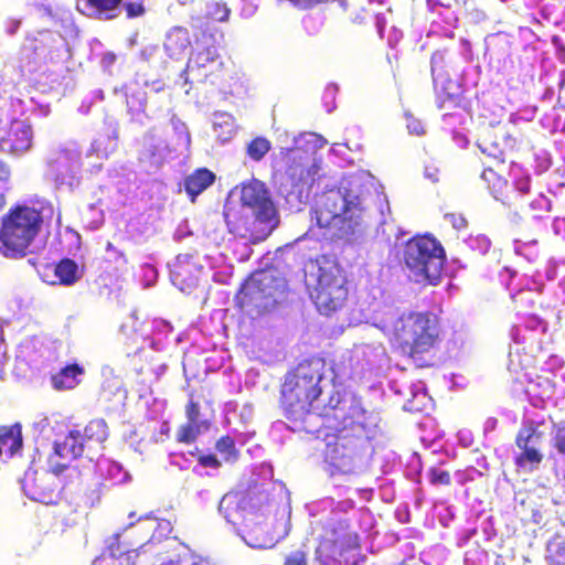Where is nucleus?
Wrapping results in <instances>:
<instances>
[{"label": "nucleus", "mask_w": 565, "mask_h": 565, "mask_svg": "<svg viewBox=\"0 0 565 565\" xmlns=\"http://www.w3.org/2000/svg\"><path fill=\"white\" fill-rule=\"evenodd\" d=\"M52 22L51 29L28 32L17 55V68L22 79L41 93L57 89L71 57L67 39L77 35L71 13H44Z\"/></svg>", "instance_id": "f257e3e1"}, {"label": "nucleus", "mask_w": 565, "mask_h": 565, "mask_svg": "<svg viewBox=\"0 0 565 565\" xmlns=\"http://www.w3.org/2000/svg\"><path fill=\"white\" fill-rule=\"evenodd\" d=\"M371 195L361 175L344 178L338 188L316 196L312 209L316 225L324 239H351L371 218Z\"/></svg>", "instance_id": "f03ea898"}, {"label": "nucleus", "mask_w": 565, "mask_h": 565, "mask_svg": "<svg viewBox=\"0 0 565 565\" xmlns=\"http://www.w3.org/2000/svg\"><path fill=\"white\" fill-rule=\"evenodd\" d=\"M324 367L322 359L312 358L299 363L285 377L281 398L295 431L320 434L322 418L319 412L324 404L323 392L330 386Z\"/></svg>", "instance_id": "7ed1b4c3"}, {"label": "nucleus", "mask_w": 565, "mask_h": 565, "mask_svg": "<svg viewBox=\"0 0 565 565\" xmlns=\"http://www.w3.org/2000/svg\"><path fill=\"white\" fill-rule=\"evenodd\" d=\"M306 509L311 518V533L317 542L316 559L321 565H348L347 553L358 544V536L350 529L354 501H335L327 497L308 503Z\"/></svg>", "instance_id": "20e7f679"}, {"label": "nucleus", "mask_w": 565, "mask_h": 565, "mask_svg": "<svg viewBox=\"0 0 565 565\" xmlns=\"http://www.w3.org/2000/svg\"><path fill=\"white\" fill-rule=\"evenodd\" d=\"M238 193L239 205L227 202L224 217L231 233L253 243L266 239L278 226L279 215L267 185L252 179L235 188L231 195Z\"/></svg>", "instance_id": "39448f33"}, {"label": "nucleus", "mask_w": 565, "mask_h": 565, "mask_svg": "<svg viewBox=\"0 0 565 565\" xmlns=\"http://www.w3.org/2000/svg\"><path fill=\"white\" fill-rule=\"evenodd\" d=\"M371 319L374 327L409 356L428 352L439 333L437 317L429 312L399 315L393 306L385 305L374 309Z\"/></svg>", "instance_id": "423d86ee"}, {"label": "nucleus", "mask_w": 565, "mask_h": 565, "mask_svg": "<svg viewBox=\"0 0 565 565\" xmlns=\"http://www.w3.org/2000/svg\"><path fill=\"white\" fill-rule=\"evenodd\" d=\"M327 140L316 132H301L292 138V146L280 150L284 171L280 174V192L287 200L301 198L305 188H310L320 178L321 159L317 158L319 149Z\"/></svg>", "instance_id": "0eeeda50"}, {"label": "nucleus", "mask_w": 565, "mask_h": 565, "mask_svg": "<svg viewBox=\"0 0 565 565\" xmlns=\"http://www.w3.org/2000/svg\"><path fill=\"white\" fill-rule=\"evenodd\" d=\"M54 215L52 203L38 199L31 204L11 209L0 220V253L7 258H22L41 232L44 222Z\"/></svg>", "instance_id": "6e6552de"}, {"label": "nucleus", "mask_w": 565, "mask_h": 565, "mask_svg": "<svg viewBox=\"0 0 565 565\" xmlns=\"http://www.w3.org/2000/svg\"><path fill=\"white\" fill-rule=\"evenodd\" d=\"M248 515L235 531L252 548H271L289 534L291 508L282 497L279 500L274 497L271 508L264 503L260 509L249 511Z\"/></svg>", "instance_id": "1a4fd4ad"}, {"label": "nucleus", "mask_w": 565, "mask_h": 565, "mask_svg": "<svg viewBox=\"0 0 565 565\" xmlns=\"http://www.w3.org/2000/svg\"><path fill=\"white\" fill-rule=\"evenodd\" d=\"M305 284L321 315L340 309L348 297L345 277L334 258L321 255L305 265Z\"/></svg>", "instance_id": "9d476101"}, {"label": "nucleus", "mask_w": 565, "mask_h": 565, "mask_svg": "<svg viewBox=\"0 0 565 565\" xmlns=\"http://www.w3.org/2000/svg\"><path fill=\"white\" fill-rule=\"evenodd\" d=\"M319 414L322 418L321 428L326 427L337 434L373 437L379 423L377 415L366 411L361 398L348 391L332 393Z\"/></svg>", "instance_id": "9b49d317"}, {"label": "nucleus", "mask_w": 565, "mask_h": 565, "mask_svg": "<svg viewBox=\"0 0 565 565\" xmlns=\"http://www.w3.org/2000/svg\"><path fill=\"white\" fill-rule=\"evenodd\" d=\"M81 479V472L76 467L64 462H54L50 459V469L41 472L29 468L21 481L24 494L36 502L55 504Z\"/></svg>", "instance_id": "f8f14e48"}, {"label": "nucleus", "mask_w": 565, "mask_h": 565, "mask_svg": "<svg viewBox=\"0 0 565 565\" xmlns=\"http://www.w3.org/2000/svg\"><path fill=\"white\" fill-rule=\"evenodd\" d=\"M403 257L413 281L431 286L440 282L446 254L436 238L430 235L413 237L406 243Z\"/></svg>", "instance_id": "ddd939ff"}, {"label": "nucleus", "mask_w": 565, "mask_h": 565, "mask_svg": "<svg viewBox=\"0 0 565 565\" xmlns=\"http://www.w3.org/2000/svg\"><path fill=\"white\" fill-rule=\"evenodd\" d=\"M371 439L364 435L335 434L333 440L326 446V471L334 476L355 475L365 470L372 455Z\"/></svg>", "instance_id": "4468645a"}, {"label": "nucleus", "mask_w": 565, "mask_h": 565, "mask_svg": "<svg viewBox=\"0 0 565 565\" xmlns=\"http://www.w3.org/2000/svg\"><path fill=\"white\" fill-rule=\"evenodd\" d=\"M287 281L275 270L254 273L236 296L239 307L248 316L270 310L285 299Z\"/></svg>", "instance_id": "2eb2a0df"}, {"label": "nucleus", "mask_w": 565, "mask_h": 565, "mask_svg": "<svg viewBox=\"0 0 565 565\" xmlns=\"http://www.w3.org/2000/svg\"><path fill=\"white\" fill-rule=\"evenodd\" d=\"M388 367L390 358L385 347L382 343H367L354 345L344 353L332 371L339 381H362L382 376Z\"/></svg>", "instance_id": "dca6fc26"}, {"label": "nucleus", "mask_w": 565, "mask_h": 565, "mask_svg": "<svg viewBox=\"0 0 565 565\" xmlns=\"http://www.w3.org/2000/svg\"><path fill=\"white\" fill-rule=\"evenodd\" d=\"M29 111L25 99L11 96L10 107L0 118V150L13 156H22L33 145V130L20 117Z\"/></svg>", "instance_id": "f3484780"}, {"label": "nucleus", "mask_w": 565, "mask_h": 565, "mask_svg": "<svg viewBox=\"0 0 565 565\" xmlns=\"http://www.w3.org/2000/svg\"><path fill=\"white\" fill-rule=\"evenodd\" d=\"M46 175L56 188L74 190L82 179V152L77 143L66 142L52 150L46 159Z\"/></svg>", "instance_id": "a211bd4d"}, {"label": "nucleus", "mask_w": 565, "mask_h": 565, "mask_svg": "<svg viewBox=\"0 0 565 565\" xmlns=\"http://www.w3.org/2000/svg\"><path fill=\"white\" fill-rule=\"evenodd\" d=\"M543 422L524 418L515 438L514 465L521 473L530 475L539 470L544 459L542 445L544 431L540 429Z\"/></svg>", "instance_id": "6ab92c4d"}, {"label": "nucleus", "mask_w": 565, "mask_h": 565, "mask_svg": "<svg viewBox=\"0 0 565 565\" xmlns=\"http://www.w3.org/2000/svg\"><path fill=\"white\" fill-rule=\"evenodd\" d=\"M266 503L268 508L274 505V497L266 489H250L247 492H228L218 503V513L234 529L239 526L248 512L260 509Z\"/></svg>", "instance_id": "aec40b11"}, {"label": "nucleus", "mask_w": 565, "mask_h": 565, "mask_svg": "<svg viewBox=\"0 0 565 565\" xmlns=\"http://www.w3.org/2000/svg\"><path fill=\"white\" fill-rule=\"evenodd\" d=\"M472 51L468 41L461 40L458 51L438 50L430 57V73L435 87L441 86L447 90L446 84L456 79L461 66L468 64L471 60Z\"/></svg>", "instance_id": "412c9836"}, {"label": "nucleus", "mask_w": 565, "mask_h": 565, "mask_svg": "<svg viewBox=\"0 0 565 565\" xmlns=\"http://www.w3.org/2000/svg\"><path fill=\"white\" fill-rule=\"evenodd\" d=\"M249 438V433H242L233 429L230 434L220 437L216 440V455L210 454L201 456L199 461L203 467L216 469L221 466L218 457L226 463H234L239 457V450L236 445H245Z\"/></svg>", "instance_id": "4be33fe9"}, {"label": "nucleus", "mask_w": 565, "mask_h": 565, "mask_svg": "<svg viewBox=\"0 0 565 565\" xmlns=\"http://www.w3.org/2000/svg\"><path fill=\"white\" fill-rule=\"evenodd\" d=\"M169 266L171 282L182 292H192L199 284L203 266L189 254L178 255Z\"/></svg>", "instance_id": "5701e85b"}, {"label": "nucleus", "mask_w": 565, "mask_h": 565, "mask_svg": "<svg viewBox=\"0 0 565 565\" xmlns=\"http://www.w3.org/2000/svg\"><path fill=\"white\" fill-rule=\"evenodd\" d=\"M222 65L217 49L207 46L190 57L185 73L191 76L192 82H204L217 72Z\"/></svg>", "instance_id": "b1692460"}, {"label": "nucleus", "mask_w": 565, "mask_h": 565, "mask_svg": "<svg viewBox=\"0 0 565 565\" xmlns=\"http://www.w3.org/2000/svg\"><path fill=\"white\" fill-rule=\"evenodd\" d=\"M170 148L167 141L158 136L154 130H149L142 138L139 160L149 168L158 169L169 158Z\"/></svg>", "instance_id": "393cba45"}, {"label": "nucleus", "mask_w": 565, "mask_h": 565, "mask_svg": "<svg viewBox=\"0 0 565 565\" xmlns=\"http://www.w3.org/2000/svg\"><path fill=\"white\" fill-rule=\"evenodd\" d=\"M41 279L50 285L58 284L73 286L82 277V271L77 263L71 258H63L56 265L45 266L43 271H39Z\"/></svg>", "instance_id": "a878e982"}, {"label": "nucleus", "mask_w": 565, "mask_h": 565, "mask_svg": "<svg viewBox=\"0 0 565 565\" xmlns=\"http://www.w3.org/2000/svg\"><path fill=\"white\" fill-rule=\"evenodd\" d=\"M388 386L396 395H406V392L411 395V398H407L403 406L407 412H425L431 404V398L427 395L422 382L402 385L397 381H391Z\"/></svg>", "instance_id": "bb28decb"}, {"label": "nucleus", "mask_w": 565, "mask_h": 565, "mask_svg": "<svg viewBox=\"0 0 565 565\" xmlns=\"http://www.w3.org/2000/svg\"><path fill=\"white\" fill-rule=\"evenodd\" d=\"M451 3L447 0H427V7L431 13L437 12V18L431 20L430 32L438 33L447 38H452V29L457 23V17L450 8Z\"/></svg>", "instance_id": "cd10ccee"}, {"label": "nucleus", "mask_w": 565, "mask_h": 565, "mask_svg": "<svg viewBox=\"0 0 565 565\" xmlns=\"http://www.w3.org/2000/svg\"><path fill=\"white\" fill-rule=\"evenodd\" d=\"M121 534L116 533L108 539L100 556L102 565H134L137 551L120 541Z\"/></svg>", "instance_id": "c85d7f7f"}, {"label": "nucleus", "mask_w": 565, "mask_h": 565, "mask_svg": "<svg viewBox=\"0 0 565 565\" xmlns=\"http://www.w3.org/2000/svg\"><path fill=\"white\" fill-rule=\"evenodd\" d=\"M108 437V427L104 419L90 420L81 431V439L86 444L87 458L93 461L103 449L102 445Z\"/></svg>", "instance_id": "c756f323"}, {"label": "nucleus", "mask_w": 565, "mask_h": 565, "mask_svg": "<svg viewBox=\"0 0 565 565\" xmlns=\"http://www.w3.org/2000/svg\"><path fill=\"white\" fill-rule=\"evenodd\" d=\"M86 444H83L81 439V430L71 429L62 438L54 441V456L67 462L81 457H87Z\"/></svg>", "instance_id": "7c9ffc66"}, {"label": "nucleus", "mask_w": 565, "mask_h": 565, "mask_svg": "<svg viewBox=\"0 0 565 565\" xmlns=\"http://www.w3.org/2000/svg\"><path fill=\"white\" fill-rule=\"evenodd\" d=\"M122 0H76L77 10L87 17L111 20L119 15Z\"/></svg>", "instance_id": "2f4dec72"}, {"label": "nucleus", "mask_w": 565, "mask_h": 565, "mask_svg": "<svg viewBox=\"0 0 565 565\" xmlns=\"http://www.w3.org/2000/svg\"><path fill=\"white\" fill-rule=\"evenodd\" d=\"M106 132L98 135L86 151V157L96 156L98 159H106L117 148L118 124L114 119L105 121Z\"/></svg>", "instance_id": "473e14b6"}, {"label": "nucleus", "mask_w": 565, "mask_h": 565, "mask_svg": "<svg viewBox=\"0 0 565 565\" xmlns=\"http://www.w3.org/2000/svg\"><path fill=\"white\" fill-rule=\"evenodd\" d=\"M514 146L515 140L510 136H507L505 132H502L500 136H491L489 134L488 136L482 137L478 142V147L483 153L500 163L505 161L507 153L512 150Z\"/></svg>", "instance_id": "72a5a7b5"}, {"label": "nucleus", "mask_w": 565, "mask_h": 565, "mask_svg": "<svg viewBox=\"0 0 565 565\" xmlns=\"http://www.w3.org/2000/svg\"><path fill=\"white\" fill-rule=\"evenodd\" d=\"M540 498L530 493H518L514 498V510L519 518L524 522L541 524L543 522V511Z\"/></svg>", "instance_id": "f704fd0d"}, {"label": "nucleus", "mask_w": 565, "mask_h": 565, "mask_svg": "<svg viewBox=\"0 0 565 565\" xmlns=\"http://www.w3.org/2000/svg\"><path fill=\"white\" fill-rule=\"evenodd\" d=\"M22 448V428L20 424L0 427V461L17 455Z\"/></svg>", "instance_id": "c9c22d12"}, {"label": "nucleus", "mask_w": 565, "mask_h": 565, "mask_svg": "<svg viewBox=\"0 0 565 565\" xmlns=\"http://www.w3.org/2000/svg\"><path fill=\"white\" fill-rule=\"evenodd\" d=\"M97 471L104 481L111 486L126 484L131 481L130 473L121 463L109 458H100L96 463Z\"/></svg>", "instance_id": "e433bc0d"}, {"label": "nucleus", "mask_w": 565, "mask_h": 565, "mask_svg": "<svg viewBox=\"0 0 565 565\" xmlns=\"http://www.w3.org/2000/svg\"><path fill=\"white\" fill-rule=\"evenodd\" d=\"M84 373V367L78 363L67 364L52 375L51 383L58 391L72 390L81 383Z\"/></svg>", "instance_id": "4c0bfd02"}, {"label": "nucleus", "mask_w": 565, "mask_h": 565, "mask_svg": "<svg viewBox=\"0 0 565 565\" xmlns=\"http://www.w3.org/2000/svg\"><path fill=\"white\" fill-rule=\"evenodd\" d=\"M124 90L126 96L127 111L130 115L131 120L137 121L139 124H143V118L147 117V93L137 89L131 85H125Z\"/></svg>", "instance_id": "58836bf2"}, {"label": "nucleus", "mask_w": 565, "mask_h": 565, "mask_svg": "<svg viewBox=\"0 0 565 565\" xmlns=\"http://www.w3.org/2000/svg\"><path fill=\"white\" fill-rule=\"evenodd\" d=\"M525 392L535 407H543L555 394V386L547 377L539 376L529 382Z\"/></svg>", "instance_id": "ea45409f"}, {"label": "nucleus", "mask_w": 565, "mask_h": 565, "mask_svg": "<svg viewBox=\"0 0 565 565\" xmlns=\"http://www.w3.org/2000/svg\"><path fill=\"white\" fill-rule=\"evenodd\" d=\"M539 295L532 289H520L516 292L511 291V298L515 305L518 315H529V321L532 329H536L543 324V322L535 316L530 315L527 311L532 309L536 302Z\"/></svg>", "instance_id": "a19ab883"}, {"label": "nucleus", "mask_w": 565, "mask_h": 565, "mask_svg": "<svg viewBox=\"0 0 565 565\" xmlns=\"http://www.w3.org/2000/svg\"><path fill=\"white\" fill-rule=\"evenodd\" d=\"M215 175L210 170L198 169L184 179V191L193 202L195 198L213 184Z\"/></svg>", "instance_id": "79ce46f5"}, {"label": "nucleus", "mask_w": 565, "mask_h": 565, "mask_svg": "<svg viewBox=\"0 0 565 565\" xmlns=\"http://www.w3.org/2000/svg\"><path fill=\"white\" fill-rule=\"evenodd\" d=\"M190 36L186 29L172 28L166 35L164 50L171 58H179L190 46Z\"/></svg>", "instance_id": "37998d69"}, {"label": "nucleus", "mask_w": 565, "mask_h": 565, "mask_svg": "<svg viewBox=\"0 0 565 565\" xmlns=\"http://www.w3.org/2000/svg\"><path fill=\"white\" fill-rule=\"evenodd\" d=\"M89 60L98 61L100 68L107 73L111 74V67L116 63L117 55L107 51L104 44L96 38L89 41Z\"/></svg>", "instance_id": "c03bdc74"}, {"label": "nucleus", "mask_w": 565, "mask_h": 565, "mask_svg": "<svg viewBox=\"0 0 565 565\" xmlns=\"http://www.w3.org/2000/svg\"><path fill=\"white\" fill-rule=\"evenodd\" d=\"M172 326L162 319L152 322V335L149 339V345L154 351H163L169 344V337L172 334Z\"/></svg>", "instance_id": "a18cd8bd"}, {"label": "nucleus", "mask_w": 565, "mask_h": 565, "mask_svg": "<svg viewBox=\"0 0 565 565\" xmlns=\"http://www.w3.org/2000/svg\"><path fill=\"white\" fill-rule=\"evenodd\" d=\"M213 129L222 142H226L235 135V122L231 114L216 111L213 114Z\"/></svg>", "instance_id": "49530a36"}, {"label": "nucleus", "mask_w": 565, "mask_h": 565, "mask_svg": "<svg viewBox=\"0 0 565 565\" xmlns=\"http://www.w3.org/2000/svg\"><path fill=\"white\" fill-rule=\"evenodd\" d=\"M545 558L550 565H565V535L555 534L547 542Z\"/></svg>", "instance_id": "de8ad7c7"}, {"label": "nucleus", "mask_w": 565, "mask_h": 565, "mask_svg": "<svg viewBox=\"0 0 565 565\" xmlns=\"http://www.w3.org/2000/svg\"><path fill=\"white\" fill-rule=\"evenodd\" d=\"M480 73V65L473 64L472 60L468 64H463L461 66V71L456 77V81L458 82V85L461 87L462 92H468L478 85Z\"/></svg>", "instance_id": "09e8293b"}, {"label": "nucleus", "mask_w": 565, "mask_h": 565, "mask_svg": "<svg viewBox=\"0 0 565 565\" xmlns=\"http://www.w3.org/2000/svg\"><path fill=\"white\" fill-rule=\"evenodd\" d=\"M138 522L140 525H142V527L153 531L151 540L154 537L156 533H158V537H161L171 531L170 522L166 520H158L157 518L152 516V513L147 514L146 516H140Z\"/></svg>", "instance_id": "8fccbe9b"}, {"label": "nucleus", "mask_w": 565, "mask_h": 565, "mask_svg": "<svg viewBox=\"0 0 565 565\" xmlns=\"http://www.w3.org/2000/svg\"><path fill=\"white\" fill-rule=\"evenodd\" d=\"M271 143L264 137L253 139L246 147L247 156L254 161H260L270 150Z\"/></svg>", "instance_id": "3c124183"}, {"label": "nucleus", "mask_w": 565, "mask_h": 565, "mask_svg": "<svg viewBox=\"0 0 565 565\" xmlns=\"http://www.w3.org/2000/svg\"><path fill=\"white\" fill-rule=\"evenodd\" d=\"M529 210L533 220L541 221L552 210V201L543 193H540L529 203Z\"/></svg>", "instance_id": "603ef678"}, {"label": "nucleus", "mask_w": 565, "mask_h": 565, "mask_svg": "<svg viewBox=\"0 0 565 565\" xmlns=\"http://www.w3.org/2000/svg\"><path fill=\"white\" fill-rule=\"evenodd\" d=\"M231 10L223 1H207L205 4V15L217 22H226Z\"/></svg>", "instance_id": "864d4df0"}, {"label": "nucleus", "mask_w": 565, "mask_h": 565, "mask_svg": "<svg viewBox=\"0 0 565 565\" xmlns=\"http://www.w3.org/2000/svg\"><path fill=\"white\" fill-rule=\"evenodd\" d=\"M171 125L177 138V147L181 150H188L191 143V136L186 125L177 116L171 117Z\"/></svg>", "instance_id": "5fc2aeb1"}, {"label": "nucleus", "mask_w": 565, "mask_h": 565, "mask_svg": "<svg viewBox=\"0 0 565 565\" xmlns=\"http://www.w3.org/2000/svg\"><path fill=\"white\" fill-rule=\"evenodd\" d=\"M82 217L83 222L92 231L99 228L104 223V212L95 203L87 205Z\"/></svg>", "instance_id": "6e6d98bb"}, {"label": "nucleus", "mask_w": 565, "mask_h": 565, "mask_svg": "<svg viewBox=\"0 0 565 565\" xmlns=\"http://www.w3.org/2000/svg\"><path fill=\"white\" fill-rule=\"evenodd\" d=\"M201 426L206 428L205 423L188 420L186 424L181 425L177 433V439L181 443H192L200 434Z\"/></svg>", "instance_id": "4d7b16f0"}, {"label": "nucleus", "mask_w": 565, "mask_h": 565, "mask_svg": "<svg viewBox=\"0 0 565 565\" xmlns=\"http://www.w3.org/2000/svg\"><path fill=\"white\" fill-rule=\"evenodd\" d=\"M513 250L516 255L524 257L527 262H533L537 256V242L531 239L523 242L515 239L513 242Z\"/></svg>", "instance_id": "13d9d810"}, {"label": "nucleus", "mask_w": 565, "mask_h": 565, "mask_svg": "<svg viewBox=\"0 0 565 565\" xmlns=\"http://www.w3.org/2000/svg\"><path fill=\"white\" fill-rule=\"evenodd\" d=\"M160 46L157 44H147L141 47L138 53V60L148 64H157L160 68L164 66V62L160 61Z\"/></svg>", "instance_id": "bf43d9fd"}, {"label": "nucleus", "mask_w": 565, "mask_h": 565, "mask_svg": "<svg viewBox=\"0 0 565 565\" xmlns=\"http://www.w3.org/2000/svg\"><path fill=\"white\" fill-rule=\"evenodd\" d=\"M463 243L469 249L481 255L487 254L491 247V241L483 234L470 235Z\"/></svg>", "instance_id": "052dcab7"}, {"label": "nucleus", "mask_w": 565, "mask_h": 565, "mask_svg": "<svg viewBox=\"0 0 565 565\" xmlns=\"http://www.w3.org/2000/svg\"><path fill=\"white\" fill-rule=\"evenodd\" d=\"M465 565H487L488 553L479 545H475L466 551L465 553Z\"/></svg>", "instance_id": "680f3d73"}, {"label": "nucleus", "mask_w": 565, "mask_h": 565, "mask_svg": "<svg viewBox=\"0 0 565 565\" xmlns=\"http://www.w3.org/2000/svg\"><path fill=\"white\" fill-rule=\"evenodd\" d=\"M135 83L137 86H143L153 93H161L166 87V84L161 78L149 79L145 74H141L140 72L136 74Z\"/></svg>", "instance_id": "e2e57ef3"}, {"label": "nucleus", "mask_w": 565, "mask_h": 565, "mask_svg": "<svg viewBox=\"0 0 565 565\" xmlns=\"http://www.w3.org/2000/svg\"><path fill=\"white\" fill-rule=\"evenodd\" d=\"M559 10H561L559 3H555V2H552V3L544 2L540 7V13H541L542 18L544 20H546L547 22H551L555 25L561 22L559 13H558Z\"/></svg>", "instance_id": "0e129e2a"}, {"label": "nucleus", "mask_w": 565, "mask_h": 565, "mask_svg": "<svg viewBox=\"0 0 565 565\" xmlns=\"http://www.w3.org/2000/svg\"><path fill=\"white\" fill-rule=\"evenodd\" d=\"M104 99V92L103 89L96 88L90 90L82 100L78 113L82 115H88L90 111L92 106L97 103L102 102Z\"/></svg>", "instance_id": "69168bd1"}, {"label": "nucleus", "mask_w": 565, "mask_h": 565, "mask_svg": "<svg viewBox=\"0 0 565 565\" xmlns=\"http://www.w3.org/2000/svg\"><path fill=\"white\" fill-rule=\"evenodd\" d=\"M423 470L422 459L418 454H413L406 466V477L415 482H419Z\"/></svg>", "instance_id": "338daca9"}, {"label": "nucleus", "mask_w": 565, "mask_h": 565, "mask_svg": "<svg viewBox=\"0 0 565 565\" xmlns=\"http://www.w3.org/2000/svg\"><path fill=\"white\" fill-rule=\"evenodd\" d=\"M284 565H308V552L302 547L289 552L285 557Z\"/></svg>", "instance_id": "774afa93"}]
</instances>
